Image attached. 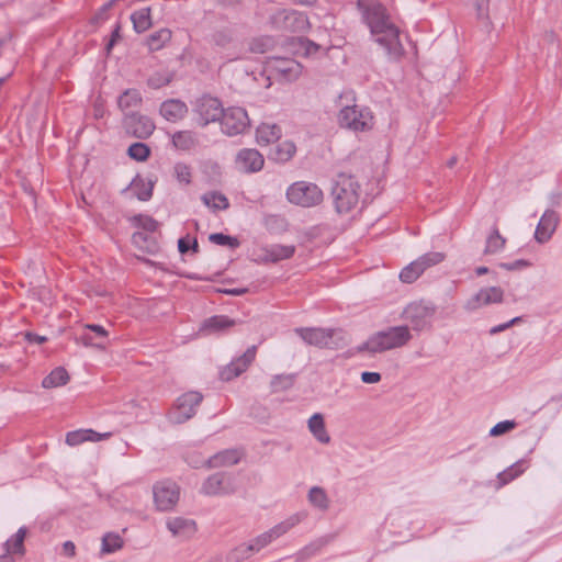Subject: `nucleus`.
<instances>
[{"label":"nucleus","instance_id":"f257e3e1","mask_svg":"<svg viewBox=\"0 0 562 562\" xmlns=\"http://www.w3.org/2000/svg\"><path fill=\"white\" fill-rule=\"evenodd\" d=\"M413 339L407 325L390 326L375 331L364 342L357 346V352L382 353L406 346Z\"/></svg>","mask_w":562,"mask_h":562},{"label":"nucleus","instance_id":"f03ea898","mask_svg":"<svg viewBox=\"0 0 562 562\" xmlns=\"http://www.w3.org/2000/svg\"><path fill=\"white\" fill-rule=\"evenodd\" d=\"M360 183L355 176L339 172L333 180L330 195L338 214L349 213L359 202Z\"/></svg>","mask_w":562,"mask_h":562},{"label":"nucleus","instance_id":"7ed1b4c3","mask_svg":"<svg viewBox=\"0 0 562 562\" xmlns=\"http://www.w3.org/2000/svg\"><path fill=\"white\" fill-rule=\"evenodd\" d=\"M294 333L310 346L338 349L346 345L341 329L321 327H296Z\"/></svg>","mask_w":562,"mask_h":562},{"label":"nucleus","instance_id":"20e7f679","mask_svg":"<svg viewBox=\"0 0 562 562\" xmlns=\"http://www.w3.org/2000/svg\"><path fill=\"white\" fill-rule=\"evenodd\" d=\"M356 9L370 34L393 22L387 8L380 0H357Z\"/></svg>","mask_w":562,"mask_h":562},{"label":"nucleus","instance_id":"39448f33","mask_svg":"<svg viewBox=\"0 0 562 562\" xmlns=\"http://www.w3.org/2000/svg\"><path fill=\"white\" fill-rule=\"evenodd\" d=\"M401 30L395 23H390L386 26L371 33L372 40L384 52L386 58L391 63H398L405 56V48L400 40Z\"/></svg>","mask_w":562,"mask_h":562},{"label":"nucleus","instance_id":"423d86ee","mask_svg":"<svg viewBox=\"0 0 562 562\" xmlns=\"http://www.w3.org/2000/svg\"><path fill=\"white\" fill-rule=\"evenodd\" d=\"M338 123L342 128L367 132L373 127L374 116L368 106L345 105L338 113Z\"/></svg>","mask_w":562,"mask_h":562},{"label":"nucleus","instance_id":"0eeeda50","mask_svg":"<svg viewBox=\"0 0 562 562\" xmlns=\"http://www.w3.org/2000/svg\"><path fill=\"white\" fill-rule=\"evenodd\" d=\"M437 307L429 301H415L406 305L401 317L406 321L413 330L423 331L431 327Z\"/></svg>","mask_w":562,"mask_h":562},{"label":"nucleus","instance_id":"6e6552de","mask_svg":"<svg viewBox=\"0 0 562 562\" xmlns=\"http://www.w3.org/2000/svg\"><path fill=\"white\" fill-rule=\"evenodd\" d=\"M286 199L292 204L303 207H312L318 205L323 201L324 193L316 183L296 181L288 188Z\"/></svg>","mask_w":562,"mask_h":562},{"label":"nucleus","instance_id":"1a4fd4ad","mask_svg":"<svg viewBox=\"0 0 562 562\" xmlns=\"http://www.w3.org/2000/svg\"><path fill=\"white\" fill-rule=\"evenodd\" d=\"M203 394L189 391L181 394L175 402L168 417L173 424H183L195 416L198 407L203 401Z\"/></svg>","mask_w":562,"mask_h":562},{"label":"nucleus","instance_id":"9d476101","mask_svg":"<svg viewBox=\"0 0 562 562\" xmlns=\"http://www.w3.org/2000/svg\"><path fill=\"white\" fill-rule=\"evenodd\" d=\"M153 496L158 512H170L179 502L180 486L170 479L157 481L153 485Z\"/></svg>","mask_w":562,"mask_h":562},{"label":"nucleus","instance_id":"9b49d317","mask_svg":"<svg viewBox=\"0 0 562 562\" xmlns=\"http://www.w3.org/2000/svg\"><path fill=\"white\" fill-rule=\"evenodd\" d=\"M122 127L125 134L131 137L147 139L153 135L156 125L148 115L132 111L124 113Z\"/></svg>","mask_w":562,"mask_h":562},{"label":"nucleus","instance_id":"f8f14e48","mask_svg":"<svg viewBox=\"0 0 562 562\" xmlns=\"http://www.w3.org/2000/svg\"><path fill=\"white\" fill-rule=\"evenodd\" d=\"M250 126L247 111L240 106H231L224 110L221 117L222 132L228 136L244 133Z\"/></svg>","mask_w":562,"mask_h":562},{"label":"nucleus","instance_id":"ddd939ff","mask_svg":"<svg viewBox=\"0 0 562 562\" xmlns=\"http://www.w3.org/2000/svg\"><path fill=\"white\" fill-rule=\"evenodd\" d=\"M235 492V477L226 472H216L210 475L201 486V493L207 496L229 495Z\"/></svg>","mask_w":562,"mask_h":562},{"label":"nucleus","instance_id":"4468645a","mask_svg":"<svg viewBox=\"0 0 562 562\" xmlns=\"http://www.w3.org/2000/svg\"><path fill=\"white\" fill-rule=\"evenodd\" d=\"M195 112L199 114L200 125L206 126L212 122L221 121L224 108L217 98L204 94L196 100Z\"/></svg>","mask_w":562,"mask_h":562},{"label":"nucleus","instance_id":"2eb2a0df","mask_svg":"<svg viewBox=\"0 0 562 562\" xmlns=\"http://www.w3.org/2000/svg\"><path fill=\"white\" fill-rule=\"evenodd\" d=\"M257 355V346L252 345L246 351L233 359L227 366L220 370V379L224 382H229L244 373L249 366L255 361Z\"/></svg>","mask_w":562,"mask_h":562},{"label":"nucleus","instance_id":"dca6fc26","mask_svg":"<svg viewBox=\"0 0 562 562\" xmlns=\"http://www.w3.org/2000/svg\"><path fill=\"white\" fill-rule=\"evenodd\" d=\"M503 299L504 291L501 286L482 288L479 292L467 300L463 308L471 313L481 308L482 306H486L493 303H502Z\"/></svg>","mask_w":562,"mask_h":562},{"label":"nucleus","instance_id":"f3484780","mask_svg":"<svg viewBox=\"0 0 562 562\" xmlns=\"http://www.w3.org/2000/svg\"><path fill=\"white\" fill-rule=\"evenodd\" d=\"M299 522L297 516H292L289 519L281 521L280 524L273 526L268 531L257 536L254 538L250 543L255 549L256 553L269 546L273 540L280 538L284 533H286L292 527H294Z\"/></svg>","mask_w":562,"mask_h":562},{"label":"nucleus","instance_id":"a211bd4d","mask_svg":"<svg viewBox=\"0 0 562 562\" xmlns=\"http://www.w3.org/2000/svg\"><path fill=\"white\" fill-rule=\"evenodd\" d=\"M559 224V214L553 210H546L542 214L535 232V239L540 243H547L553 235Z\"/></svg>","mask_w":562,"mask_h":562},{"label":"nucleus","instance_id":"6ab92c4d","mask_svg":"<svg viewBox=\"0 0 562 562\" xmlns=\"http://www.w3.org/2000/svg\"><path fill=\"white\" fill-rule=\"evenodd\" d=\"M108 335V330L103 326L87 324L83 333L79 335L77 340L88 347L104 349Z\"/></svg>","mask_w":562,"mask_h":562},{"label":"nucleus","instance_id":"aec40b11","mask_svg":"<svg viewBox=\"0 0 562 562\" xmlns=\"http://www.w3.org/2000/svg\"><path fill=\"white\" fill-rule=\"evenodd\" d=\"M236 164L243 171L251 173L262 169L265 159L257 149L244 148L238 151Z\"/></svg>","mask_w":562,"mask_h":562},{"label":"nucleus","instance_id":"412c9836","mask_svg":"<svg viewBox=\"0 0 562 562\" xmlns=\"http://www.w3.org/2000/svg\"><path fill=\"white\" fill-rule=\"evenodd\" d=\"M187 104L179 99L165 100L159 106L160 115L168 122H179L188 114Z\"/></svg>","mask_w":562,"mask_h":562},{"label":"nucleus","instance_id":"4be33fe9","mask_svg":"<svg viewBox=\"0 0 562 562\" xmlns=\"http://www.w3.org/2000/svg\"><path fill=\"white\" fill-rule=\"evenodd\" d=\"M155 234L134 232L131 237L132 244L145 254L156 255L160 250V245Z\"/></svg>","mask_w":562,"mask_h":562},{"label":"nucleus","instance_id":"5701e85b","mask_svg":"<svg viewBox=\"0 0 562 562\" xmlns=\"http://www.w3.org/2000/svg\"><path fill=\"white\" fill-rule=\"evenodd\" d=\"M295 153L296 146L294 142L283 140L270 148L268 158L277 164H285L294 157Z\"/></svg>","mask_w":562,"mask_h":562},{"label":"nucleus","instance_id":"b1692460","mask_svg":"<svg viewBox=\"0 0 562 562\" xmlns=\"http://www.w3.org/2000/svg\"><path fill=\"white\" fill-rule=\"evenodd\" d=\"M166 526L173 536L179 537H191L196 531L195 521L183 517L168 518Z\"/></svg>","mask_w":562,"mask_h":562},{"label":"nucleus","instance_id":"393cba45","mask_svg":"<svg viewBox=\"0 0 562 562\" xmlns=\"http://www.w3.org/2000/svg\"><path fill=\"white\" fill-rule=\"evenodd\" d=\"M109 436V432L100 434L93 429H78L67 432L66 443L68 446L75 447L86 441L97 442L103 438H108Z\"/></svg>","mask_w":562,"mask_h":562},{"label":"nucleus","instance_id":"a878e982","mask_svg":"<svg viewBox=\"0 0 562 562\" xmlns=\"http://www.w3.org/2000/svg\"><path fill=\"white\" fill-rule=\"evenodd\" d=\"M282 130L278 124L261 123L256 131V139L260 146H267L281 138Z\"/></svg>","mask_w":562,"mask_h":562},{"label":"nucleus","instance_id":"bb28decb","mask_svg":"<svg viewBox=\"0 0 562 562\" xmlns=\"http://www.w3.org/2000/svg\"><path fill=\"white\" fill-rule=\"evenodd\" d=\"M236 324L237 321L227 315H213L203 321L200 329L207 333H223Z\"/></svg>","mask_w":562,"mask_h":562},{"label":"nucleus","instance_id":"cd10ccee","mask_svg":"<svg viewBox=\"0 0 562 562\" xmlns=\"http://www.w3.org/2000/svg\"><path fill=\"white\" fill-rule=\"evenodd\" d=\"M26 535L27 528L25 526L20 527L18 531L3 543L4 553L9 554L10 557H12L13 554L24 555V540Z\"/></svg>","mask_w":562,"mask_h":562},{"label":"nucleus","instance_id":"c85d7f7f","mask_svg":"<svg viewBox=\"0 0 562 562\" xmlns=\"http://www.w3.org/2000/svg\"><path fill=\"white\" fill-rule=\"evenodd\" d=\"M171 143L178 150L189 151L199 145V139L192 131H178L171 136Z\"/></svg>","mask_w":562,"mask_h":562},{"label":"nucleus","instance_id":"c756f323","mask_svg":"<svg viewBox=\"0 0 562 562\" xmlns=\"http://www.w3.org/2000/svg\"><path fill=\"white\" fill-rule=\"evenodd\" d=\"M143 103L140 92L135 88L125 89L117 98V106L122 112H127L128 109L139 108Z\"/></svg>","mask_w":562,"mask_h":562},{"label":"nucleus","instance_id":"7c9ffc66","mask_svg":"<svg viewBox=\"0 0 562 562\" xmlns=\"http://www.w3.org/2000/svg\"><path fill=\"white\" fill-rule=\"evenodd\" d=\"M128 222L137 228L136 232L142 233H157L160 227V223L147 214H135L128 218Z\"/></svg>","mask_w":562,"mask_h":562},{"label":"nucleus","instance_id":"2f4dec72","mask_svg":"<svg viewBox=\"0 0 562 562\" xmlns=\"http://www.w3.org/2000/svg\"><path fill=\"white\" fill-rule=\"evenodd\" d=\"M133 29L136 33L140 34L151 27V10L149 7L134 11L131 14Z\"/></svg>","mask_w":562,"mask_h":562},{"label":"nucleus","instance_id":"473e14b6","mask_svg":"<svg viewBox=\"0 0 562 562\" xmlns=\"http://www.w3.org/2000/svg\"><path fill=\"white\" fill-rule=\"evenodd\" d=\"M308 429L319 442H329L330 437L326 431L324 416L321 413H315L310 417Z\"/></svg>","mask_w":562,"mask_h":562},{"label":"nucleus","instance_id":"72a5a7b5","mask_svg":"<svg viewBox=\"0 0 562 562\" xmlns=\"http://www.w3.org/2000/svg\"><path fill=\"white\" fill-rule=\"evenodd\" d=\"M70 376L64 367H57L42 380L44 389L63 386L68 383Z\"/></svg>","mask_w":562,"mask_h":562},{"label":"nucleus","instance_id":"f704fd0d","mask_svg":"<svg viewBox=\"0 0 562 562\" xmlns=\"http://www.w3.org/2000/svg\"><path fill=\"white\" fill-rule=\"evenodd\" d=\"M241 454L236 449H226L217 452L210 459V463L212 467H227L234 465L239 462Z\"/></svg>","mask_w":562,"mask_h":562},{"label":"nucleus","instance_id":"c9c22d12","mask_svg":"<svg viewBox=\"0 0 562 562\" xmlns=\"http://www.w3.org/2000/svg\"><path fill=\"white\" fill-rule=\"evenodd\" d=\"M205 206L215 211H223L229 207V201L225 194L220 191H210L201 196Z\"/></svg>","mask_w":562,"mask_h":562},{"label":"nucleus","instance_id":"e433bc0d","mask_svg":"<svg viewBox=\"0 0 562 562\" xmlns=\"http://www.w3.org/2000/svg\"><path fill=\"white\" fill-rule=\"evenodd\" d=\"M505 245H506V238L501 235L499 229H498L497 225L495 224L492 227L491 234L486 238L484 254L485 255L496 254V252L501 251L502 249H504Z\"/></svg>","mask_w":562,"mask_h":562},{"label":"nucleus","instance_id":"4c0bfd02","mask_svg":"<svg viewBox=\"0 0 562 562\" xmlns=\"http://www.w3.org/2000/svg\"><path fill=\"white\" fill-rule=\"evenodd\" d=\"M273 69L282 74L286 79L296 77L299 75L300 64L289 58H273Z\"/></svg>","mask_w":562,"mask_h":562},{"label":"nucleus","instance_id":"58836bf2","mask_svg":"<svg viewBox=\"0 0 562 562\" xmlns=\"http://www.w3.org/2000/svg\"><path fill=\"white\" fill-rule=\"evenodd\" d=\"M528 468V462L525 459H520L506 470L498 474V480L502 484H507L522 474Z\"/></svg>","mask_w":562,"mask_h":562},{"label":"nucleus","instance_id":"ea45409f","mask_svg":"<svg viewBox=\"0 0 562 562\" xmlns=\"http://www.w3.org/2000/svg\"><path fill=\"white\" fill-rule=\"evenodd\" d=\"M255 553L256 551L252 548L251 543L244 542L233 548L226 554V562H241L249 559Z\"/></svg>","mask_w":562,"mask_h":562},{"label":"nucleus","instance_id":"a19ab883","mask_svg":"<svg viewBox=\"0 0 562 562\" xmlns=\"http://www.w3.org/2000/svg\"><path fill=\"white\" fill-rule=\"evenodd\" d=\"M170 40L171 31L169 29H160L147 37V45L150 52H157L161 49Z\"/></svg>","mask_w":562,"mask_h":562},{"label":"nucleus","instance_id":"79ce46f5","mask_svg":"<svg viewBox=\"0 0 562 562\" xmlns=\"http://www.w3.org/2000/svg\"><path fill=\"white\" fill-rule=\"evenodd\" d=\"M327 541L324 539H317L310 544L305 546L303 549H301L296 555L295 560L296 562H305L308 559L315 557L321 552V550L326 546Z\"/></svg>","mask_w":562,"mask_h":562},{"label":"nucleus","instance_id":"37998d69","mask_svg":"<svg viewBox=\"0 0 562 562\" xmlns=\"http://www.w3.org/2000/svg\"><path fill=\"white\" fill-rule=\"evenodd\" d=\"M295 252L293 245H273L268 250V257L272 262L291 258Z\"/></svg>","mask_w":562,"mask_h":562},{"label":"nucleus","instance_id":"c03bdc74","mask_svg":"<svg viewBox=\"0 0 562 562\" xmlns=\"http://www.w3.org/2000/svg\"><path fill=\"white\" fill-rule=\"evenodd\" d=\"M446 259V254L441 251H429L416 259L417 265L420 266V269L423 272H425L427 269L439 265Z\"/></svg>","mask_w":562,"mask_h":562},{"label":"nucleus","instance_id":"a18cd8bd","mask_svg":"<svg viewBox=\"0 0 562 562\" xmlns=\"http://www.w3.org/2000/svg\"><path fill=\"white\" fill-rule=\"evenodd\" d=\"M150 147L142 142L133 143L127 148V155L131 159L135 161H146L150 156Z\"/></svg>","mask_w":562,"mask_h":562},{"label":"nucleus","instance_id":"49530a36","mask_svg":"<svg viewBox=\"0 0 562 562\" xmlns=\"http://www.w3.org/2000/svg\"><path fill=\"white\" fill-rule=\"evenodd\" d=\"M134 186L135 195L139 201H148L153 196L154 184L145 182L139 176L132 181Z\"/></svg>","mask_w":562,"mask_h":562},{"label":"nucleus","instance_id":"de8ad7c7","mask_svg":"<svg viewBox=\"0 0 562 562\" xmlns=\"http://www.w3.org/2000/svg\"><path fill=\"white\" fill-rule=\"evenodd\" d=\"M124 542L120 535L114 532H108L102 538V553H113L120 549H122Z\"/></svg>","mask_w":562,"mask_h":562},{"label":"nucleus","instance_id":"09e8293b","mask_svg":"<svg viewBox=\"0 0 562 562\" xmlns=\"http://www.w3.org/2000/svg\"><path fill=\"white\" fill-rule=\"evenodd\" d=\"M423 273L424 272L420 269V266L417 265L416 260H414L401 270L398 277L403 283L411 284L415 282Z\"/></svg>","mask_w":562,"mask_h":562},{"label":"nucleus","instance_id":"8fccbe9b","mask_svg":"<svg viewBox=\"0 0 562 562\" xmlns=\"http://www.w3.org/2000/svg\"><path fill=\"white\" fill-rule=\"evenodd\" d=\"M296 374H277L271 380L273 392H282L291 389L295 382Z\"/></svg>","mask_w":562,"mask_h":562},{"label":"nucleus","instance_id":"3c124183","mask_svg":"<svg viewBox=\"0 0 562 562\" xmlns=\"http://www.w3.org/2000/svg\"><path fill=\"white\" fill-rule=\"evenodd\" d=\"M209 240L218 246H226L232 249H236L240 246V241L237 237L226 235L223 233H213L209 236Z\"/></svg>","mask_w":562,"mask_h":562},{"label":"nucleus","instance_id":"603ef678","mask_svg":"<svg viewBox=\"0 0 562 562\" xmlns=\"http://www.w3.org/2000/svg\"><path fill=\"white\" fill-rule=\"evenodd\" d=\"M490 1L491 0H476L475 1V10L477 20L481 24L488 30L492 26V22L490 20Z\"/></svg>","mask_w":562,"mask_h":562},{"label":"nucleus","instance_id":"864d4df0","mask_svg":"<svg viewBox=\"0 0 562 562\" xmlns=\"http://www.w3.org/2000/svg\"><path fill=\"white\" fill-rule=\"evenodd\" d=\"M173 79V75L167 71H157L154 72L147 79V86L151 89H160L165 86H168Z\"/></svg>","mask_w":562,"mask_h":562},{"label":"nucleus","instance_id":"5fc2aeb1","mask_svg":"<svg viewBox=\"0 0 562 562\" xmlns=\"http://www.w3.org/2000/svg\"><path fill=\"white\" fill-rule=\"evenodd\" d=\"M308 501L314 506L326 509L328 507V498L325 491L322 487L314 486L308 492Z\"/></svg>","mask_w":562,"mask_h":562},{"label":"nucleus","instance_id":"6e6d98bb","mask_svg":"<svg viewBox=\"0 0 562 562\" xmlns=\"http://www.w3.org/2000/svg\"><path fill=\"white\" fill-rule=\"evenodd\" d=\"M119 0H109L104 3L90 19V24L98 26L101 23L105 22L109 19V10Z\"/></svg>","mask_w":562,"mask_h":562},{"label":"nucleus","instance_id":"4d7b16f0","mask_svg":"<svg viewBox=\"0 0 562 562\" xmlns=\"http://www.w3.org/2000/svg\"><path fill=\"white\" fill-rule=\"evenodd\" d=\"M296 44L299 49L303 52L304 56L315 55L321 49V45L304 36L297 37Z\"/></svg>","mask_w":562,"mask_h":562},{"label":"nucleus","instance_id":"13d9d810","mask_svg":"<svg viewBox=\"0 0 562 562\" xmlns=\"http://www.w3.org/2000/svg\"><path fill=\"white\" fill-rule=\"evenodd\" d=\"M175 177L179 182L190 184L192 178V169L184 162H177L173 167Z\"/></svg>","mask_w":562,"mask_h":562},{"label":"nucleus","instance_id":"bf43d9fd","mask_svg":"<svg viewBox=\"0 0 562 562\" xmlns=\"http://www.w3.org/2000/svg\"><path fill=\"white\" fill-rule=\"evenodd\" d=\"M272 38L269 36H262L254 38L250 42L249 49L255 54H265L272 46Z\"/></svg>","mask_w":562,"mask_h":562},{"label":"nucleus","instance_id":"052dcab7","mask_svg":"<svg viewBox=\"0 0 562 562\" xmlns=\"http://www.w3.org/2000/svg\"><path fill=\"white\" fill-rule=\"evenodd\" d=\"M517 426L515 420H503L494 425L490 430L491 437H498L512 431Z\"/></svg>","mask_w":562,"mask_h":562},{"label":"nucleus","instance_id":"680f3d73","mask_svg":"<svg viewBox=\"0 0 562 562\" xmlns=\"http://www.w3.org/2000/svg\"><path fill=\"white\" fill-rule=\"evenodd\" d=\"M532 263L529 260L526 259H517L512 262H501L498 265L499 268L506 270V271H516V270H522L526 268L531 267Z\"/></svg>","mask_w":562,"mask_h":562},{"label":"nucleus","instance_id":"e2e57ef3","mask_svg":"<svg viewBox=\"0 0 562 562\" xmlns=\"http://www.w3.org/2000/svg\"><path fill=\"white\" fill-rule=\"evenodd\" d=\"M524 321L522 316H516L512 319H509L508 322L506 323H503V324H499V325H496V326H493L490 330H488V334L491 336H494L496 334H499L510 327H513L514 325H518L520 324L521 322Z\"/></svg>","mask_w":562,"mask_h":562},{"label":"nucleus","instance_id":"0e129e2a","mask_svg":"<svg viewBox=\"0 0 562 562\" xmlns=\"http://www.w3.org/2000/svg\"><path fill=\"white\" fill-rule=\"evenodd\" d=\"M381 379L382 375L379 372L363 371L361 373V381L366 384L379 383Z\"/></svg>","mask_w":562,"mask_h":562},{"label":"nucleus","instance_id":"69168bd1","mask_svg":"<svg viewBox=\"0 0 562 562\" xmlns=\"http://www.w3.org/2000/svg\"><path fill=\"white\" fill-rule=\"evenodd\" d=\"M61 553L63 555L67 557V558H74L76 555V546L72 541L70 540H67L63 543V549H61Z\"/></svg>","mask_w":562,"mask_h":562},{"label":"nucleus","instance_id":"338daca9","mask_svg":"<svg viewBox=\"0 0 562 562\" xmlns=\"http://www.w3.org/2000/svg\"><path fill=\"white\" fill-rule=\"evenodd\" d=\"M293 19V21L297 24V27L303 29L308 24V20L305 15L293 13L291 16H288V19Z\"/></svg>","mask_w":562,"mask_h":562},{"label":"nucleus","instance_id":"774afa93","mask_svg":"<svg viewBox=\"0 0 562 562\" xmlns=\"http://www.w3.org/2000/svg\"><path fill=\"white\" fill-rule=\"evenodd\" d=\"M215 44L218 46H225L231 42V37L227 36L224 32H217L214 34Z\"/></svg>","mask_w":562,"mask_h":562}]
</instances>
